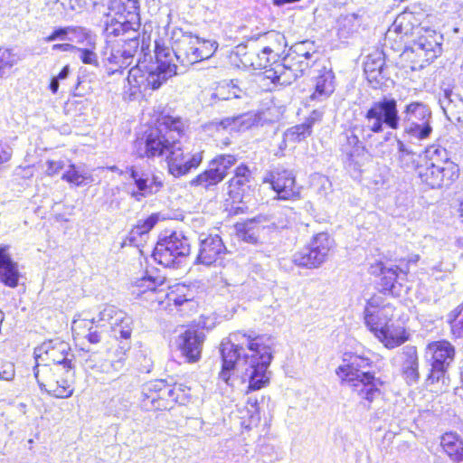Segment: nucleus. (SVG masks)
<instances>
[{
	"instance_id": "nucleus-1",
	"label": "nucleus",
	"mask_w": 463,
	"mask_h": 463,
	"mask_svg": "<svg viewBox=\"0 0 463 463\" xmlns=\"http://www.w3.org/2000/svg\"><path fill=\"white\" fill-rule=\"evenodd\" d=\"M273 340L269 336L237 331L220 346L222 365L219 379L233 386L235 370L241 371L242 381L250 391H257L269 383L268 368L272 361Z\"/></svg>"
},
{
	"instance_id": "nucleus-2",
	"label": "nucleus",
	"mask_w": 463,
	"mask_h": 463,
	"mask_svg": "<svg viewBox=\"0 0 463 463\" xmlns=\"http://www.w3.org/2000/svg\"><path fill=\"white\" fill-rule=\"evenodd\" d=\"M149 133L146 132V157L161 156L168 152L166 163L168 171L175 177L188 174L197 168L203 160L201 153L191 155L187 147L171 136L179 123L166 111V107L158 105L149 114Z\"/></svg>"
},
{
	"instance_id": "nucleus-3",
	"label": "nucleus",
	"mask_w": 463,
	"mask_h": 463,
	"mask_svg": "<svg viewBox=\"0 0 463 463\" xmlns=\"http://www.w3.org/2000/svg\"><path fill=\"white\" fill-rule=\"evenodd\" d=\"M132 5L136 9V2L131 0H109L108 12L104 15V33L107 42L109 43L114 37L125 36L123 48L111 49L110 61L128 66V60L132 59L140 43L138 33L140 29V16L138 13L128 10L127 5Z\"/></svg>"
},
{
	"instance_id": "nucleus-4",
	"label": "nucleus",
	"mask_w": 463,
	"mask_h": 463,
	"mask_svg": "<svg viewBox=\"0 0 463 463\" xmlns=\"http://www.w3.org/2000/svg\"><path fill=\"white\" fill-rule=\"evenodd\" d=\"M382 128L403 130V137L410 141H421L427 139L431 132L430 120L432 117L430 108L421 101H411L402 109L401 114L397 108V101L393 98L383 97L373 102Z\"/></svg>"
},
{
	"instance_id": "nucleus-5",
	"label": "nucleus",
	"mask_w": 463,
	"mask_h": 463,
	"mask_svg": "<svg viewBox=\"0 0 463 463\" xmlns=\"http://www.w3.org/2000/svg\"><path fill=\"white\" fill-rule=\"evenodd\" d=\"M372 361L364 354L345 353L342 364L335 370L342 382L347 384L352 392L359 399L360 403L367 410L372 402L381 395L383 383L369 371Z\"/></svg>"
},
{
	"instance_id": "nucleus-6",
	"label": "nucleus",
	"mask_w": 463,
	"mask_h": 463,
	"mask_svg": "<svg viewBox=\"0 0 463 463\" xmlns=\"http://www.w3.org/2000/svg\"><path fill=\"white\" fill-rule=\"evenodd\" d=\"M394 307L386 303L381 295H373L365 304L364 322L371 333L388 349L400 346L408 340L403 327L391 324Z\"/></svg>"
},
{
	"instance_id": "nucleus-7",
	"label": "nucleus",
	"mask_w": 463,
	"mask_h": 463,
	"mask_svg": "<svg viewBox=\"0 0 463 463\" xmlns=\"http://www.w3.org/2000/svg\"><path fill=\"white\" fill-rule=\"evenodd\" d=\"M166 288L163 280L156 286V280L146 276V302H149L151 308L167 309L173 303L184 313L196 310L194 289L184 284L169 288V291H166Z\"/></svg>"
},
{
	"instance_id": "nucleus-8",
	"label": "nucleus",
	"mask_w": 463,
	"mask_h": 463,
	"mask_svg": "<svg viewBox=\"0 0 463 463\" xmlns=\"http://www.w3.org/2000/svg\"><path fill=\"white\" fill-rule=\"evenodd\" d=\"M383 131L382 123L372 103L364 114V123L355 124L341 134L340 150L347 160L354 161L355 157L364 155L365 143L373 137V134Z\"/></svg>"
},
{
	"instance_id": "nucleus-9",
	"label": "nucleus",
	"mask_w": 463,
	"mask_h": 463,
	"mask_svg": "<svg viewBox=\"0 0 463 463\" xmlns=\"http://www.w3.org/2000/svg\"><path fill=\"white\" fill-rule=\"evenodd\" d=\"M455 358V347L447 340L430 343L425 351L426 364L430 367L426 383L428 385H446L448 370Z\"/></svg>"
},
{
	"instance_id": "nucleus-10",
	"label": "nucleus",
	"mask_w": 463,
	"mask_h": 463,
	"mask_svg": "<svg viewBox=\"0 0 463 463\" xmlns=\"http://www.w3.org/2000/svg\"><path fill=\"white\" fill-rule=\"evenodd\" d=\"M438 156L444 154V160H436L433 156L417 167L420 179L430 188L449 186L458 176V166L447 156L446 149L436 148L433 152Z\"/></svg>"
},
{
	"instance_id": "nucleus-11",
	"label": "nucleus",
	"mask_w": 463,
	"mask_h": 463,
	"mask_svg": "<svg viewBox=\"0 0 463 463\" xmlns=\"http://www.w3.org/2000/svg\"><path fill=\"white\" fill-rule=\"evenodd\" d=\"M34 367H42L48 363L56 365L66 372L68 376L75 373L74 354L71 352V345L60 338L44 341L34 349Z\"/></svg>"
},
{
	"instance_id": "nucleus-12",
	"label": "nucleus",
	"mask_w": 463,
	"mask_h": 463,
	"mask_svg": "<svg viewBox=\"0 0 463 463\" xmlns=\"http://www.w3.org/2000/svg\"><path fill=\"white\" fill-rule=\"evenodd\" d=\"M61 368H51L47 364L42 367H33V375L42 391L48 392L56 398H69L73 394L72 376H68L64 371V376H59Z\"/></svg>"
},
{
	"instance_id": "nucleus-13",
	"label": "nucleus",
	"mask_w": 463,
	"mask_h": 463,
	"mask_svg": "<svg viewBox=\"0 0 463 463\" xmlns=\"http://www.w3.org/2000/svg\"><path fill=\"white\" fill-rule=\"evenodd\" d=\"M185 393L182 384H167L165 380L146 383V401L155 411L170 410L175 402H182Z\"/></svg>"
},
{
	"instance_id": "nucleus-14",
	"label": "nucleus",
	"mask_w": 463,
	"mask_h": 463,
	"mask_svg": "<svg viewBox=\"0 0 463 463\" xmlns=\"http://www.w3.org/2000/svg\"><path fill=\"white\" fill-rule=\"evenodd\" d=\"M96 324L100 327H109L115 338L128 340L131 336L132 319L115 306L107 305L99 313Z\"/></svg>"
},
{
	"instance_id": "nucleus-15",
	"label": "nucleus",
	"mask_w": 463,
	"mask_h": 463,
	"mask_svg": "<svg viewBox=\"0 0 463 463\" xmlns=\"http://www.w3.org/2000/svg\"><path fill=\"white\" fill-rule=\"evenodd\" d=\"M154 52L157 66L156 71H150L148 72L146 76V85L156 90L169 78L176 74V65L171 63V60L169 59L172 51L157 41H155Z\"/></svg>"
},
{
	"instance_id": "nucleus-16",
	"label": "nucleus",
	"mask_w": 463,
	"mask_h": 463,
	"mask_svg": "<svg viewBox=\"0 0 463 463\" xmlns=\"http://www.w3.org/2000/svg\"><path fill=\"white\" fill-rule=\"evenodd\" d=\"M417 39L412 42L411 50L417 56L430 62L442 52L443 36L436 31L417 26Z\"/></svg>"
},
{
	"instance_id": "nucleus-17",
	"label": "nucleus",
	"mask_w": 463,
	"mask_h": 463,
	"mask_svg": "<svg viewBox=\"0 0 463 463\" xmlns=\"http://www.w3.org/2000/svg\"><path fill=\"white\" fill-rule=\"evenodd\" d=\"M190 250V244L185 237L180 238L176 233H172L159 239L151 256L154 260H161L168 257L172 258L171 260H175L177 258L187 257Z\"/></svg>"
},
{
	"instance_id": "nucleus-18",
	"label": "nucleus",
	"mask_w": 463,
	"mask_h": 463,
	"mask_svg": "<svg viewBox=\"0 0 463 463\" xmlns=\"http://www.w3.org/2000/svg\"><path fill=\"white\" fill-rule=\"evenodd\" d=\"M265 182L270 183L272 189L280 200H296L299 198V189L296 186L295 176L286 169H275L266 177Z\"/></svg>"
},
{
	"instance_id": "nucleus-19",
	"label": "nucleus",
	"mask_w": 463,
	"mask_h": 463,
	"mask_svg": "<svg viewBox=\"0 0 463 463\" xmlns=\"http://www.w3.org/2000/svg\"><path fill=\"white\" fill-rule=\"evenodd\" d=\"M387 263L375 262L371 266V272L374 274L379 271L381 291L394 296L398 294L397 284L401 285L399 280H403L406 277V270L394 265L387 266Z\"/></svg>"
},
{
	"instance_id": "nucleus-20",
	"label": "nucleus",
	"mask_w": 463,
	"mask_h": 463,
	"mask_svg": "<svg viewBox=\"0 0 463 463\" xmlns=\"http://www.w3.org/2000/svg\"><path fill=\"white\" fill-rule=\"evenodd\" d=\"M253 186L251 171L245 165L235 169L234 176L228 183V194L233 202H242Z\"/></svg>"
},
{
	"instance_id": "nucleus-21",
	"label": "nucleus",
	"mask_w": 463,
	"mask_h": 463,
	"mask_svg": "<svg viewBox=\"0 0 463 463\" xmlns=\"http://www.w3.org/2000/svg\"><path fill=\"white\" fill-rule=\"evenodd\" d=\"M204 339V333L198 329H187L179 335V348L189 363L197 362L201 358Z\"/></svg>"
},
{
	"instance_id": "nucleus-22",
	"label": "nucleus",
	"mask_w": 463,
	"mask_h": 463,
	"mask_svg": "<svg viewBox=\"0 0 463 463\" xmlns=\"http://www.w3.org/2000/svg\"><path fill=\"white\" fill-rule=\"evenodd\" d=\"M334 249V240L327 232L316 234L301 252L302 260H325Z\"/></svg>"
},
{
	"instance_id": "nucleus-23",
	"label": "nucleus",
	"mask_w": 463,
	"mask_h": 463,
	"mask_svg": "<svg viewBox=\"0 0 463 463\" xmlns=\"http://www.w3.org/2000/svg\"><path fill=\"white\" fill-rule=\"evenodd\" d=\"M200 44V38L191 33H183L181 38L175 42L173 52L176 59L183 64H194L198 62V56L194 49Z\"/></svg>"
},
{
	"instance_id": "nucleus-24",
	"label": "nucleus",
	"mask_w": 463,
	"mask_h": 463,
	"mask_svg": "<svg viewBox=\"0 0 463 463\" xmlns=\"http://www.w3.org/2000/svg\"><path fill=\"white\" fill-rule=\"evenodd\" d=\"M364 24V16L359 12L340 14L335 20V29L342 42L356 36Z\"/></svg>"
},
{
	"instance_id": "nucleus-25",
	"label": "nucleus",
	"mask_w": 463,
	"mask_h": 463,
	"mask_svg": "<svg viewBox=\"0 0 463 463\" xmlns=\"http://www.w3.org/2000/svg\"><path fill=\"white\" fill-rule=\"evenodd\" d=\"M314 81L315 90L309 97L311 101H323L335 90V74L331 69L322 67L317 71Z\"/></svg>"
},
{
	"instance_id": "nucleus-26",
	"label": "nucleus",
	"mask_w": 463,
	"mask_h": 463,
	"mask_svg": "<svg viewBox=\"0 0 463 463\" xmlns=\"http://www.w3.org/2000/svg\"><path fill=\"white\" fill-rule=\"evenodd\" d=\"M364 74L370 83L379 84L388 78L384 54L375 51L366 56L364 66Z\"/></svg>"
},
{
	"instance_id": "nucleus-27",
	"label": "nucleus",
	"mask_w": 463,
	"mask_h": 463,
	"mask_svg": "<svg viewBox=\"0 0 463 463\" xmlns=\"http://www.w3.org/2000/svg\"><path fill=\"white\" fill-rule=\"evenodd\" d=\"M280 63L282 65L280 69L284 70V74H286V79L282 80V83H290L292 80L303 76L306 71L315 64L306 60V58L288 52L282 59Z\"/></svg>"
},
{
	"instance_id": "nucleus-28",
	"label": "nucleus",
	"mask_w": 463,
	"mask_h": 463,
	"mask_svg": "<svg viewBox=\"0 0 463 463\" xmlns=\"http://www.w3.org/2000/svg\"><path fill=\"white\" fill-rule=\"evenodd\" d=\"M129 345L123 344L114 352H108L107 357L103 358L99 365V373L114 375L123 370L126 363V353Z\"/></svg>"
},
{
	"instance_id": "nucleus-29",
	"label": "nucleus",
	"mask_w": 463,
	"mask_h": 463,
	"mask_svg": "<svg viewBox=\"0 0 463 463\" xmlns=\"http://www.w3.org/2000/svg\"><path fill=\"white\" fill-rule=\"evenodd\" d=\"M402 373L406 381L414 383L420 377L418 354L415 346L406 345L402 348Z\"/></svg>"
},
{
	"instance_id": "nucleus-30",
	"label": "nucleus",
	"mask_w": 463,
	"mask_h": 463,
	"mask_svg": "<svg viewBox=\"0 0 463 463\" xmlns=\"http://www.w3.org/2000/svg\"><path fill=\"white\" fill-rule=\"evenodd\" d=\"M439 104L448 117L459 120L463 117V99L452 90L445 89L439 97Z\"/></svg>"
},
{
	"instance_id": "nucleus-31",
	"label": "nucleus",
	"mask_w": 463,
	"mask_h": 463,
	"mask_svg": "<svg viewBox=\"0 0 463 463\" xmlns=\"http://www.w3.org/2000/svg\"><path fill=\"white\" fill-rule=\"evenodd\" d=\"M224 246L220 237H209L201 243L199 254L195 260H218L222 259Z\"/></svg>"
},
{
	"instance_id": "nucleus-32",
	"label": "nucleus",
	"mask_w": 463,
	"mask_h": 463,
	"mask_svg": "<svg viewBox=\"0 0 463 463\" xmlns=\"http://www.w3.org/2000/svg\"><path fill=\"white\" fill-rule=\"evenodd\" d=\"M128 82L129 85V96L131 99H136L138 95L142 96V88L145 84V65L138 60L136 66L128 71Z\"/></svg>"
},
{
	"instance_id": "nucleus-33",
	"label": "nucleus",
	"mask_w": 463,
	"mask_h": 463,
	"mask_svg": "<svg viewBox=\"0 0 463 463\" xmlns=\"http://www.w3.org/2000/svg\"><path fill=\"white\" fill-rule=\"evenodd\" d=\"M440 445L451 459L463 452V439L456 432L444 433L440 438Z\"/></svg>"
},
{
	"instance_id": "nucleus-34",
	"label": "nucleus",
	"mask_w": 463,
	"mask_h": 463,
	"mask_svg": "<svg viewBox=\"0 0 463 463\" xmlns=\"http://www.w3.org/2000/svg\"><path fill=\"white\" fill-rule=\"evenodd\" d=\"M413 16L411 13L399 14L388 33H391L393 32L401 36L413 35L417 30L411 22Z\"/></svg>"
},
{
	"instance_id": "nucleus-35",
	"label": "nucleus",
	"mask_w": 463,
	"mask_h": 463,
	"mask_svg": "<svg viewBox=\"0 0 463 463\" xmlns=\"http://www.w3.org/2000/svg\"><path fill=\"white\" fill-rule=\"evenodd\" d=\"M20 277L17 262H0V282L5 286L17 287Z\"/></svg>"
},
{
	"instance_id": "nucleus-36",
	"label": "nucleus",
	"mask_w": 463,
	"mask_h": 463,
	"mask_svg": "<svg viewBox=\"0 0 463 463\" xmlns=\"http://www.w3.org/2000/svg\"><path fill=\"white\" fill-rule=\"evenodd\" d=\"M279 52L280 48L266 46L260 52L256 53V59L251 61L250 65L255 70L267 69L269 66H273V61H278L277 58Z\"/></svg>"
},
{
	"instance_id": "nucleus-37",
	"label": "nucleus",
	"mask_w": 463,
	"mask_h": 463,
	"mask_svg": "<svg viewBox=\"0 0 463 463\" xmlns=\"http://www.w3.org/2000/svg\"><path fill=\"white\" fill-rule=\"evenodd\" d=\"M398 146V164L405 171H411L419 165L416 163V154L409 150L403 141L395 137Z\"/></svg>"
},
{
	"instance_id": "nucleus-38",
	"label": "nucleus",
	"mask_w": 463,
	"mask_h": 463,
	"mask_svg": "<svg viewBox=\"0 0 463 463\" xmlns=\"http://www.w3.org/2000/svg\"><path fill=\"white\" fill-rule=\"evenodd\" d=\"M81 327L88 328V333L86 334L85 338L90 344H98L101 341V333L99 331V327H100V326L96 324L95 318H92L91 320L74 319L72 322V330Z\"/></svg>"
},
{
	"instance_id": "nucleus-39",
	"label": "nucleus",
	"mask_w": 463,
	"mask_h": 463,
	"mask_svg": "<svg viewBox=\"0 0 463 463\" xmlns=\"http://www.w3.org/2000/svg\"><path fill=\"white\" fill-rule=\"evenodd\" d=\"M236 161V157L232 155H222L213 159L209 165L222 181L227 175L229 169L235 165Z\"/></svg>"
},
{
	"instance_id": "nucleus-40",
	"label": "nucleus",
	"mask_w": 463,
	"mask_h": 463,
	"mask_svg": "<svg viewBox=\"0 0 463 463\" xmlns=\"http://www.w3.org/2000/svg\"><path fill=\"white\" fill-rule=\"evenodd\" d=\"M221 182L219 175L208 165L206 170L190 181V185L209 189L211 186L216 185Z\"/></svg>"
},
{
	"instance_id": "nucleus-41",
	"label": "nucleus",
	"mask_w": 463,
	"mask_h": 463,
	"mask_svg": "<svg viewBox=\"0 0 463 463\" xmlns=\"http://www.w3.org/2000/svg\"><path fill=\"white\" fill-rule=\"evenodd\" d=\"M61 178L77 186L86 184L92 181L90 174L80 170L75 165H70L69 169L62 175Z\"/></svg>"
},
{
	"instance_id": "nucleus-42",
	"label": "nucleus",
	"mask_w": 463,
	"mask_h": 463,
	"mask_svg": "<svg viewBox=\"0 0 463 463\" xmlns=\"http://www.w3.org/2000/svg\"><path fill=\"white\" fill-rule=\"evenodd\" d=\"M313 47L314 43L311 42H301L292 46L289 49L288 53L301 56L313 63H317L319 54L317 52L312 50Z\"/></svg>"
},
{
	"instance_id": "nucleus-43",
	"label": "nucleus",
	"mask_w": 463,
	"mask_h": 463,
	"mask_svg": "<svg viewBox=\"0 0 463 463\" xmlns=\"http://www.w3.org/2000/svg\"><path fill=\"white\" fill-rule=\"evenodd\" d=\"M285 139L290 144L299 143L311 135L310 125L302 123L288 128L285 132Z\"/></svg>"
},
{
	"instance_id": "nucleus-44",
	"label": "nucleus",
	"mask_w": 463,
	"mask_h": 463,
	"mask_svg": "<svg viewBox=\"0 0 463 463\" xmlns=\"http://www.w3.org/2000/svg\"><path fill=\"white\" fill-rule=\"evenodd\" d=\"M17 61L18 57L12 50L0 48V77L8 75Z\"/></svg>"
},
{
	"instance_id": "nucleus-45",
	"label": "nucleus",
	"mask_w": 463,
	"mask_h": 463,
	"mask_svg": "<svg viewBox=\"0 0 463 463\" xmlns=\"http://www.w3.org/2000/svg\"><path fill=\"white\" fill-rule=\"evenodd\" d=\"M71 29L72 31L69 33L67 42L70 43L92 45L93 39L88 31L79 26H71Z\"/></svg>"
},
{
	"instance_id": "nucleus-46",
	"label": "nucleus",
	"mask_w": 463,
	"mask_h": 463,
	"mask_svg": "<svg viewBox=\"0 0 463 463\" xmlns=\"http://www.w3.org/2000/svg\"><path fill=\"white\" fill-rule=\"evenodd\" d=\"M145 234V222L141 224V221L138 222V224L133 228L128 237V244L130 246L136 247L141 255H143V246H144V238Z\"/></svg>"
},
{
	"instance_id": "nucleus-47",
	"label": "nucleus",
	"mask_w": 463,
	"mask_h": 463,
	"mask_svg": "<svg viewBox=\"0 0 463 463\" xmlns=\"http://www.w3.org/2000/svg\"><path fill=\"white\" fill-rule=\"evenodd\" d=\"M95 42L92 40V45H86V47H78L74 52H79V58L84 64L98 66L99 59L95 52Z\"/></svg>"
},
{
	"instance_id": "nucleus-48",
	"label": "nucleus",
	"mask_w": 463,
	"mask_h": 463,
	"mask_svg": "<svg viewBox=\"0 0 463 463\" xmlns=\"http://www.w3.org/2000/svg\"><path fill=\"white\" fill-rule=\"evenodd\" d=\"M241 90L233 80L218 87L215 95L221 99H237L241 97Z\"/></svg>"
},
{
	"instance_id": "nucleus-49",
	"label": "nucleus",
	"mask_w": 463,
	"mask_h": 463,
	"mask_svg": "<svg viewBox=\"0 0 463 463\" xmlns=\"http://www.w3.org/2000/svg\"><path fill=\"white\" fill-rule=\"evenodd\" d=\"M103 355L99 352H83L81 354L82 364L86 369L99 372V365L103 362Z\"/></svg>"
},
{
	"instance_id": "nucleus-50",
	"label": "nucleus",
	"mask_w": 463,
	"mask_h": 463,
	"mask_svg": "<svg viewBox=\"0 0 463 463\" xmlns=\"http://www.w3.org/2000/svg\"><path fill=\"white\" fill-rule=\"evenodd\" d=\"M451 332L455 337L463 338V304L451 314Z\"/></svg>"
},
{
	"instance_id": "nucleus-51",
	"label": "nucleus",
	"mask_w": 463,
	"mask_h": 463,
	"mask_svg": "<svg viewBox=\"0 0 463 463\" xmlns=\"http://www.w3.org/2000/svg\"><path fill=\"white\" fill-rule=\"evenodd\" d=\"M217 47L216 42L200 40V44L196 45V49L194 52H195V55L198 56V61H200L212 57Z\"/></svg>"
},
{
	"instance_id": "nucleus-52",
	"label": "nucleus",
	"mask_w": 463,
	"mask_h": 463,
	"mask_svg": "<svg viewBox=\"0 0 463 463\" xmlns=\"http://www.w3.org/2000/svg\"><path fill=\"white\" fill-rule=\"evenodd\" d=\"M127 172H129L130 177L133 179L135 184L137 187V191L131 192L133 197H135L137 201L141 200V197L144 195L145 191V179L142 176H139L137 171L133 166L128 168Z\"/></svg>"
},
{
	"instance_id": "nucleus-53",
	"label": "nucleus",
	"mask_w": 463,
	"mask_h": 463,
	"mask_svg": "<svg viewBox=\"0 0 463 463\" xmlns=\"http://www.w3.org/2000/svg\"><path fill=\"white\" fill-rule=\"evenodd\" d=\"M260 453L264 458V462H273L282 458V453L279 451L274 446L269 444L261 445Z\"/></svg>"
},
{
	"instance_id": "nucleus-54",
	"label": "nucleus",
	"mask_w": 463,
	"mask_h": 463,
	"mask_svg": "<svg viewBox=\"0 0 463 463\" xmlns=\"http://www.w3.org/2000/svg\"><path fill=\"white\" fill-rule=\"evenodd\" d=\"M280 67H282L280 62L273 61V66L265 69L264 74L266 78L271 80L272 82H279L281 79H286L285 71Z\"/></svg>"
},
{
	"instance_id": "nucleus-55",
	"label": "nucleus",
	"mask_w": 463,
	"mask_h": 463,
	"mask_svg": "<svg viewBox=\"0 0 463 463\" xmlns=\"http://www.w3.org/2000/svg\"><path fill=\"white\" fill-rule=\"evenodd\" d=\"M72 30L71 26L54 28L50 35L44 38V42L52 43L55 41L67 42L68 35Z\"/></svg>"
},
{
	"instance_id": "nucleus-56",
	"label": "nucleus",
	"mask_w": 463,
	"mask_h": 463,
	"mask_svg": "<svg viewBox=\"0 0 463 463\" xmlns=\"http://www.w3.org/2000/svg\"><path fill=\"white\" fill-rule=\"evenodd\" d=\"M251 120V118L248 115H240L238 117H232V118H225L222 119L218 124L222 128H227L231 127L232 124L234 125H242L246 124L247 127L250 126L251 123L250 122Z\"/></svg>"
},
{
	"instance_id": "nucleus-57",
	"label": "nucleus",
	"mask_w": 463,
	"mask_h": 463,
	"mask_svg": "<svg viewBox=\"0 0 463 463\" xmlns=\"http://www.w3.org/2000/svg\"><path fill=\"white\" fill-rule=\"evenodd\" d=\"M265 37L269 42H272L270 45L272 48H280L281 51L283 47L287 46L285 36L277 31L268 32L265 33Z\"/></svg>"
},
{
	"instance_id": "nucleus-58",
	"label": "nucleus",
	"mask_w": 463,
	"mask_h": 463,
	"mask_svg": "<svg viewBox=\"0 0 463 463\" xmlns=\"http://www.w3.org/2000/svg\"><path fill=\"white\" fill-rule=\"evenodd\" d=\"M15 374L14 365L11 363L3 364L0 366V380L11 381Z\"/></svg>"
},
{
	"instance_id": "nucleus-59",
	"label": "nucleus",
	"mask_w": 463,
	"mask_h": 463,
	"mask_svg": "<svg viewBox=\"0 0 463 463\" xmlns=\"http://www.w3.org/2000/svg\"><path fill=\"white\" fill-rule=\"evenodd\" d=\"M239 237L242 241H244L246 242H250V243H256L257 240H258L255 232L253 230H251L250 228L240 229L239 230Z\"/></svg>"
},
{
	"instance_id": "nucleus-60",
	"label": "nucleus",
	"mask_w": 463,
	"mask_h": 463,
	"mask_svg": "<svg viewBox=\"0 0 463 463\" xmlns=\"http://www.w3.org/2000/svg\"><path fill=\"white\" fill-rule=\"evenodd\" d=\"M147 182L148 179L146 178V194H156L163 187V182L159 176L154 175L149 184Z\"/></svg>"
},
{
	"instance_id": "nucleus-61",
	"label": "nucleus",
	"mask_w": 463,
	"mask_h": 463,
	"mask_svg": "<svg viewBox=\"0 0 463 463\" xmlns=\"http://www.w3.org/2000/svg\"><path fill=\"white\" fill-rule=\"evenodd\" d=\"M63 167V163L61 161H54L49 160L47 162L46 174L48 175H54Z\"/></svg>"
},
{
	"instance_id": "nucleus-62",
	"label": "nucleus",
	"mask_w": 463,
	"mask_h": 463,
	"mask_svg": "<svg viewBox=\"0 0 463 463\" xmlns=\"http://www.w3.org/2000/svg\"><path fill=\"white\" fill-rule=\"evenodd\" d=\"M12 154L13 150L9 146H0V166L11 159Z\"/></svg>"
},
{
	"instance_id": "nucleus-63",
	"label": "nucleus",
	"mask_w": 463,
	"mask_h": 463,
	"mask_svg": "<svg viewBox=\"0 0 463 463\" xmlns=\"http://www.w3.org/2000/svg\"><path fill=\"white\" fill-rule=\"evenodd\" d=\"M77 49V46L70 43H55L52 46V50L53 52L61 51V52H74Z\"/></svg>"
},
{
	"instance_id": "nucleus-64",
	"label": "nucleus",
	"mask_w": 463,
	"mask_h": 463,
	"mask_svg": "<svg viewBox=\"0 0 463 463\" xmlns=\"http://www.w3.org/2000/svg\"><path fill=\"white\" fill-rule=\"evenodd\" d=\"M248 411L250 413L259 412V402L255 396H248L247 399Z\"/></svg>"
}]
</instances>
